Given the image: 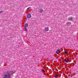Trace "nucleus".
I'll return each instance as SVG.
<instances>
[{
    "mask_svg": "<svg viewBox=\"0 0 78 78\" xmlns=\"http://www.w3.org/2000/svg\"><path fill=\"white\" fill-rule=\"evenodd\" d=\"M15 73L14 72L11 71H7L6 74L4 75V76L3 78H9L10 75L12 74H14Z\"/></svg>",
    "mask_w": 78,
    "mask_h": 78,
    "instance_id": "obj_1",
    "label": "nucleus"
},
{
    "mask_svg": "<svg viewBox=\"0 0 78 78\" xmlns=\"http://www.w3.org/2000/svg\"><path fill=\"white\" fill-rule=\"evenodd\" d=\"M60 52H61V50L58 49L56 51V53H57V54H58V53H59Z\"/></svg>",
    "mask_w": 78,
    "mask_h": 78,
    "instance_id": "obj_2",
    "label": "nucleus"
},
{
    "mask_svg": "<svg viewBox=\"0 0 78 78\" xmlns=\"http://www.w3.org/2000/svg\"><path fill=\"white\" fill-rule=\"evenodd\" d=\"M38 12H40V13H41V12H43V9H40L38 11Z\"/></svg>",
    "mask_w": 78,
    "mask_h": 78,
    "instance_id": "obj_3",
    "label": "nucleus"
},
{
    "mask_svg": "<svg viewBox=\"0 0 78 78\" xmlns=\"http://www.w3.org/2000/svg\"><path fill=\"white\" fill-rule=\"evenodd\" d=\"M45 31H49V28L48 27H46L45 29Z\"/></svg>",
    "mask_w": 78,
    "mask_h": 78,
    "instance_id": "obj_4",
    "label": "nucleus"
},
{
    "mask_svg": "<svg viewBox=\"0 0 78 78\" xmlns=\"http://www.w3.org/2000/svg\"><path fill=\"white\" fill-rule=\"evenodd\" d=\"M31 16V14H29L27 15V17L28 18H30Z\"/></svg>",
    "mask_w": 78,
    "mask_h": 78,
    "instance_id": "obj_5",
    "label": "nucleus"
},
{
    "mask_svg": "<svg viewBox=\"0 0 78 78\" xmlns=\"http://www.w3.org/2000/svg\"><path fill=\"white\" fill-rule=\"evenodd\" d=\"M69 61V59H68L66 61L64 60V61H65V62H66V63H68V62H69V61Z\"/></svg>",
    "mask_w": 78,
    "mask_h": 78,
    "instance_id": "obj_6",
    "label": "nucleus"
},
{
    "mask_svg": "<svg viewBox=\"0 0 78 78\" xmlns=\"http://www.w3.org/2000/svg\"><path fill=\"white\" fill-rule=\"evenodd\" d=\"M69 19H71V20H73V18L72 17H69Z\"/></svg>",
    "mask_w": 78,
    "mask_h": 78,
    "instance_id": "obj_7",
    "label": "nucleus"
},
{
    "mask_svg": "<svg viewBox=\"0 0 78 78\" xmlns=\"http://www.w3.org/2000/svg\"><path fill=\"white\" fill-rule=\"evenodd\" d=\"M28 26V23L26 24L25 26V27H27Z\"/></svg>",
    "mask_w": 78,
    "mask_h": 78,
    "instance_id": "obj_8",
    "label": "nucleus"
},
{
    "mask_svg": "<svg viewBox=\"0 0 78 78\" xmlns=\"http://www.w3.org/2000/svg\"><path fill=\"white\" fill-rule=\"evenodd\" d=\"M58 74H56L55 75V77L56 78H57V77H58Z\"/></svg>",
    "mask_w": 78,
    "mask_h": 78,
    "instance_id": "obj_9",
    "label": "nucleus"
},
{
    "mask_svg": "<svg viewBox=\"0 0 78 78\" xmlns=\"http://www.w3.org/2000/svg\"><path fill=\"white\" fill-rule=\"evenodd\" d=\"M71 23L70 22H68L67 23V25H70Z\"/></svg>",
    "mask_w": 78,
    "mask_h": 78,
    "instance_id": "obj_10",
    "label": "nucleus"
},
{
    "mask_svg": "<svg viewBox=\"0 0 78 78\" xmlns=\"http://www.w3.org/2000/svg\"><path fill=\"white\" fill-rule=\"evenodd\" d=\"M24 29H25V31H27V27H24Z\"/></svg>",
    "mask_w": 78,
    "mask_h": 78,
    "instance_id": "obj_11",
    "label": "nucleus"
},
{
    "mask_svg": "<svg viewBox=\"0 0 78 78\" xmlns=\"http://www.w3.org/2000/svg\"><path fill=\"white\" fill-rule=\"evenodd\" d=\"M31 8V7H30L28 8L27 9H28V10L30 9V8Z\"/></svg>",
    "mask_w": 78,
    "mask_h": 78,
    "instance_id": "obj_12",
    "label": "nucleus"
},
{
    "mask_svg": "<svg viewBox=\"0 0 78 78\" xmlns=\"http://www.w3.org/2000/svg\"><path fill=\"white\" fill-rule=\"evenodd\" d=\"M20 17H21V19H23V16H20Z\"/></svg>",
    "mask_w": 78,
    "mask_h": 78,
    "instance_id": "obj_13",
    "label": "nucleus"
},
{
    "mask_svg": "<svg viewBox=\"0 0 78 78\" xmlns=\"http://www.w3.org/2000/svg\"><path fill=\"white\" fill-rule=\"evenodd\" d=\"M65 54H67V53H68V52L67 51H65Z\"/></svg>",
    "mask_w": 78,
    "mask_h": 78,
    "instance_id": "obj_14",
    "label": "nucleus"
},
{
    "mask_svg": "<svg viewBox=\"0 0 78 78\" xmlns=\"http://www.w3.org/2000/svg\"><path fill=\"white\" fill-rule=\"evenodd\" d=\"M2 12H3V11H0V14H1V13H2Z\"/></svg>",
    "mask_w": 78,
    "mask_h": 78,
    "instance_id": "obj_15",
    "label": "nucleus"
},
{
    "mask_svg": "<svg viewBox=\"0 0 78 78\" xmlns=\"http://www.w3.org/2000/svg\"><path fill=\"white\" fill-rule=\"evenodd\" d=\"M42 72H45V71H44V70L42 69Z\"/></svg>",
    "mask_w": 78,
    "mask_h": 78,
    "instance_id": "obj_16",
    "label": "nucleus"
},
{
    "mask_svg": "<svg viewBox=\"0 0 78 78\" xmlns=\"http://www.w3.org/2000/svg\"><path fill=\"white\" fill-rule=\"evenodd\" d=\"M20 24H21V25H22V23H20Z\"/></svg>",
    "mask_w": 78,
    "mask_h": 78,
    "instance_id": "obj_17",
    "label": "nucleus"
}]
</instances>
